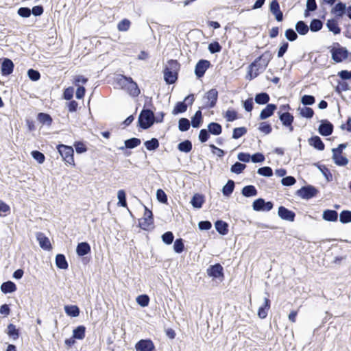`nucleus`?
<instances>
[{
    "mask_svg": "<svg viewBox=\"0 0 351 351\" xmlns=\"http://www.w3.org/2000/svg\"><path fill=\"white\" fill-rule=\"evenodd\" d=\"M273 58V55L269 50L263 52L257 57L249 66L247 72V78L252 80L259 74L264 72L269 63Z\"/></svg>",
    "mask_w": 351,
    "mask_h": 351,
    "instance_id": "f257e3e1",
    "label": "nucleus"
},
{
    "mask_svg": "<svg viewBox=\"0 0 351 351\" xmlns=\"http://www.w3.org/2000/svg\"><path fill=\"white\" fill-rule=\"evenodd\" d=\"M116 83L121 89L127 92V93L132 97H136L141 94V90L136 82L131 77L119 74L116 78Z\"/></svg>",
    "mask_w": 351,
    "mask_h": 351,
    "instance_id": "f03ea898",
    "label": "nucleus"
},
{
    "mask_svg": "<svg viewBox=\"0 0 351 351\" xmlns=\"http://www.w3.org/2000/svg\"><path fill=\"white\" fill-rule=\"evenodd\" d=\"M180 64L176 60H169L164 69V80L168 84H174L178 78Z\"/></svg>",
    "mask_w": 351,
    "mask_h": 351,
    "instance_id": "7ed1b4c3",
    "label": "nucleus"
},
{
    "mask_svg": "<svg viewBox=\"0 0 351 351\" xmlns=\"http://www.w3.org/2000/svg\"><path fill=\"white\" fill-rule=\"evenodd\" d=\"M155 121L154 114L149 109H143L138 117V125L143 129H147L151 127Z\"/></svg>",
    "mask_w": 351,
    "mask_h": 351,
    "instance_id": "20e7f679",
    "label": "nucleus"
},
{
    "mask_svg": "<svg viewBox=\"0 0 351 351\" xmlns=\"http://www.w3.org/2000/svg\"><path fill=\"white\" fill-rule=\"evenodd\" d=\"M57 149L66 164L75 165L74 150L71 146L60 144L57 146Z\"/></svg>",
    "mask_w": 351,
    "mask_h": 351,
    "instance_id": "39448f33",
    "label": "nucleus"
},
{
    "mask_svg": "<svg viewBox=\"0 0 351 351\" xmlns=\"http://www.w3.org/2000/svg\"><path fill=\"white\" fill-rule=\"evenodd\" d=\"M144 208L143 217L139 219L138 226L141 229L148 230L154 224L153 213L146 206H144Z\"/></svg>",
    "mask_w": 351,
    "mask_h": 351,
    "instance_id": "423d86ee",
    "label": "nucleus"
},
{
    "mask_svg": "<svg viewBox=\"0 0 351 351\" xmlns=\"http://www.w3.org/2000/svg\"><path fill=\"white\" fill-rule=\"evenodd\" d=\"M337 47H333L330 49L332 59L337 63L341 62L348 57V51L345 47L339 46V43H337Z\"/></svg>",
    "mask_w": 351,
    "mask_h": 351,
    "instance_id": "0eeeda50",
    "label": "nucleus"
},
{
    "mask_svg": "<svg viewBox=\"0 0 351 351\" xmlns=\"http://www.w3.org/2000/svg\"><path fill=\"white\" fill-rule=\"evenodd\" d=\"M204 99H206L204 106L201 109L212 108L215 106L218 99V92L215 88H212L206 93Z\"/></svg>",
    "mask_w": 351,
    "mask_h": 351,
    "instance_id": "6e6552de",
    "label": "nucleus"
},
{
    "mask_svg": "<svg viewBox=\"0 0 351 351\" xmlns=\"http://www.w3.org/2000/svg\"><path fill=\"white\" fill-rule=\"evenodd\" d=\"M211 63L207 60H199L195 66V74L198 79L202 78L206 71L210 67Z\"/></svg>",
    "mask_w": 351,
    "mask_h": 351,
    "instance_id": "1a4fd4ad",
    "label": "nucleus"
},
{
    "mask_svg": "<svg viewBox=\"0 0 351 351\" xmlns=\"http://www.w3.org/2000/svg\"><path fill=\"white\" fill-rule=\"evenodd\" d=\"M318 190L311 185L303 186L298 191V195L302 198L306 199L316 196Z\"/></svg>",
    "mask_w": 351,
    "mask_h": 351,
    "instance_id": "9d476101",
    "label": "nucleus"
},
{
    "mask_svg": "<svg viewBox=\"0 0 351 351\" xmlns=\"http://www.w3.org/2000/svg\"><path fill=\"white\" fill-rule=\"evenodd\" d=\"M207 274L215 278H220L221 280L224 278L223 268L219 263L210 265L207 269Z\"/></svg>",
    "mask_w": 351,
    "mask_h": 351,
    "instance_id": "9b49d317",
    "label": "nucleus"
},
{
    "mask_svg": "<svg viewBox=\"0 0 351 351\" xmlns=\"http://www.w3.org/2000/svg\"><path fill=\"white\" fill-rule=\"evenodd\" d=\"M273 206L271 202H265L263 198L256 199L252 204L253 209L256 211H269L272 209Z\"/></svg>",
    "mask_w": 351,
    "mask_h": 351,
    "instance_id": "f8f14e48",
    "label": "nucleus"
},
{
    "mask_svg": "<svg viewBox=\"0 0 351 351\" xmlns=\"http://www.w3.org/2000/svg\"><path fill=\"white\" fill-rule=\"evenodd\" d=\"M136 351H154L155 346L151 339H141L135 344Z\"/></svg>",
    "mask_w": 351,
    "mask_h": 351,
    "instance_id": "ddd939ff",
    "label": "nucleus"
},
{
    "mask_svg": "<svg viewBox=\"0 0 351 351\" xmlns=\"http://www.w3.org/2000/svg\"><path fill=\"white\" fill-rule=\"evenodd\" d=\"M279 119L282 125L287 127L290 132L293 131V123L294 121V117L291 113L289 112L282 113L279 112Z\"/></svg>",
    "mask_w": 351,
    "mask_h": 351,
    "instance_id": "4468645a",
    "label": "nucleus"
},
{
    "mask_svg": "<svg viewBox=\"0 0 351 351\" xmlns=\"http://www.w3.org/2000/svg\"><path fill=\"white\" fill-rule=\"evenodd\" d=\"M278 215L283 219L289 221H293L295 220V214L293 211L289 210L285 206H280L278 208Z\"/></svg>",
    "mask_w": 351,
    "mask_h": 351,
    "instance_id": "2eb2a0df",
    "label": "nucleus"
},
{
    "mask_svg": "<svg viewBox=\"0 0 351 351\" xmlns=\"http://www.w3.org/2000/svg\"><path fill=\"white\" fill-rule=\"evenodd\" d=\"M36 239L39 242V245L42 249L47 251L52 250V245L49 238L47 237L43 232H37Z\"/></svg>",
    "mask_w": 351,
    "mask_h": 351,
    "instance_id": "dca6fc26",
    "label": "nucleus"
},
{
    "mask_svg": "<svg viewBox=\"0 0 351 351\" xmlns=\"http://www.w3.org/2000/svg\"><path fill=\"white\" fill-rule=\"evenodd\" d=\"M319 132L322 136H329L332 133L333 125L327 120L322 121V123L319 126Z\"/></svg>",
    "mask_w": 351,
    "mask_h": 351,
    "instance_id": "f3484780",
    "label": "nucleus"
},
{
    "mask_svg": "<svg viewBox=\"0 0 351 351\" xmlns=\"http://www.w3.org/2000/svg\"><path fill=\"white\" fill-rule=\"evenodd\" d=\"M14 63L9 58H4L3 62L1 64V71L2 75H10L14 70Z\"/></svg>",
    "mask_w": 351,
    "mask_h": 351,
    "instance_id": "a211bd4d",
    "label": "nucleus"
},
{
    "mask_svg": "<svg viewBox=\"0 0 351 351\" xmlns=\"http://www.w3.org/2000/svg\"><path fill=\"white\" fill-rule=\"evenodd\" d=\"M270 12L275 15L278 21H282L283 14L280 9V5L277 0H273L269 5Z\"/></svg>",
    "mask_w": 351,
    "mask_h": 351,
    "instance_id": "6ab92c4d",
    "label": "nucleus"
},
{
    "mask_svg": "<svg viewBox=\"0 0 351 351\" xmlns=\"http://www.w3.org/2000/svg\"><path fill=\"white\" fill-rule=\"evenodd\" d=\"M277 107L275 104H269L266 106V107L262 110L260 113L259 118L261 120L266 119L271 116H272L274 113V111L276 110Z\"/></svg>",
    "mask_w": 351,
    "mask_h": 351,
    "instance_id": "aec40b11",
    "label": "nucleus"
},
{
    "mask_svg": "<svg viewBox=\"0 0 351 351\" xmlns=\"http://www.w3.org/2000/svg\"><path fill=\"white\" fill-rule=\"evenodd\" d=\"M270 300L268 298H265L264 304L258 310V315L261 319H265L267 316V311L270 308Z\"/></svg>",
    "mask_w": 351,
    "mask_h": 351,
    "instance_id": "412c9836",
    "label": "nucleus"
},
{
    "mask_svg": "<svg viewBox=\"0 0 351 351\" xmlns=\"http://www.w3.org/2000/svg\"><path fill=\"white\" fill-rule=\"evenodd\" d=\"M332 159L338 166H346L348 163V159L342 155V153L332 152Z\"/></svg>",
    "mask_w": 351,
    "mask_h": 351,
    "instance_id": "4be33fe9",
    "label": "nucleus"
},
{
    "mask_svg": "<svg viewBox=\"0 0 351 351\" xmlns=\"http://www.w3.org/2000/svg\"><path fill=\"white\" fill-rule=\"evenodd\" d=\"M77 254L80 256H84L90 252V246L86 242L80 243L76 248Z\"/></svg>",
    "mask_w": 351,
    "mask_h": 351,
    "instance_id": "5701e85b",
    "label": "nucleus"
},
{
    "mask_svg": "<svg viewBox=\"0 0 351 351\" xmlns=\"http://www.w3.org/2000/svg\"><path fill=\"white\" fill-rule=\"evenodd\" d=\"M309 144L318 150L322 151L325 148L324 143L318 136H314L309 138Z\"/></svg>",
    "mask_w": 351,
    "mask_h": 351,
    "instance_id": "b1692460",
    "label": "nucleus"
},
{
    "mask_svg": "<svg viewBox=\"0 0 351 351\" xmlns=\"http://www.w3.org/2000/svg\"><path fill=\"white\" fill-rule=\"evenodd\" d=\"M208 130L211 134L217 136L221 134L222 127L218 123L211 122L208 125Z\"/></svg>",
    "mask_w": 351,
    "mask_h": 351,
    "instance_id": "393cba45",
    "label": "nucleus"
},
{
    "mask_svg": "<svg viewBox=\"0 0 351 351\" xmlns=\"http://www.w3.org/2000/svg\"><path fill=\"white\" fill-rule=\"evenodd\" d=\"M215 228L217 231L222 235H225L228 232V223L221 220H218L215 222Z\"/></svg>",
    "mask_w": 351,
    "mask_h": 351,
    "instance_id": "a878e982",
    "label": "nucleus"
},
{
    "mask_svg": "<svg viewBox=\"0 0 351 351\" xmlns=\"http://www.w3.org/2000/svg\"><path fill=\"white\" fill-rule=\"evenodd\" d=\"M338 218V213L334 210H326L323 213V219L328 221H336Z\"/></svg>",
    "mask_w": 351,
    "mask_h": 351,
    "instance_id": "bb28decb",
    "label": "nucleus"
},
{
    "mask_svg": "<svg viewBox=\"0 0 351 351\" xmlns=\"http://www.w3.org/2000/svg\"><path fill=\"white\" fill-rule=\"evenodd\" d=\"M204 202V198L202 195L195 194L191 201L192 206L196 208H200Z\"/></svg>",
    "mask_w": 351,
    "mask_h": 351,
    "instance_id": "cd10ccee",
    "label": "nucleus"
},
{
    "mask_svg": "<svg viewBox=\"0 0 351 351\" xmlns=\"http://www.w3.org/2000/svg\"><path fill=\"white\" fill-rule=\"evenodd\" d=\"M1 290L4 293H12L16 290V286L12 281H7L1 285Z\"/></svg>",
    "mask_w": 351,
    "mask_h": 351,
    "instance_id": "c85d7f7f",
    "label": "nucleus"
},
{
    "mask_svg": "<svg viewBox=\"0 0 351 351\" xmlns=\"http://www.w3.org/2000/svg\"><path fill=\"white\" fill-rule=\"evenodd\" d=\"M56 264L58 268L62 269H66L69 267L68 263L66 260L64 255H63L62 254H58L56 255Z\"/></svg>",
    "mask_w": 351,
    "mask_h": 351,
    "instance_id": "c756f323",
    "label": "nucleus"
},
{
    "mask_svg": "<svg viewBox=\"0 0 351 351\" xmlns=\"http://www.w3.org/2000/svg\"><path fill=\"white\" fill-rule=\"evenodd\" d=\"M37 119L40 123L42 124H46L47 125H51L53 122L51 117L49 114L44 112L38 113Z\"/></svg>",
    "mask_w": 351,
    "mask_h": 351,
    "instance_id": "7c9ffc66",
    "label": "nucleus"
},
{
    "mask_svg": "<svg viewBox=\"0 0 351 351\" xmlns=\"http://www.w3.org/2000/svg\"><path fill=\"white\" fill-rule=\"evenodd\" d=\"M254 99L256 104L263 105L269 102L270 97L267 93H261L256 94Z\"/></svg>",
    "mask_w": 351,
    "mask_h": 351,
    "instance_id": "2f4dec72",
    "label": "nucleus"
},
{
    "mask_svg": "<svg viewBox=\"0 0 351 351\" xmlns=\"http://www.w3.org/2000/svg\"><path fill=\"white\" fill-rule=\"evenodd\" d=\"M326 25L330 32L335 34H339L341 32V28L339 27L338 23L335 19L328 20Z\"/></svg>",
    "mask_w": 351,
    "mask_h": 351,
    "instance_id": "473e14b6",
    "label": "nucleus"
},
{
    "mask_svg": "<svg viewBox=\"0 0 351 351\" xmlns=\"http://www.w3.org/2000/svg\"><path fill=\"white\" fill-rule=\"evenodd\" d=\"M257 190L253 185L245 186L242 189V194L245 197H253L257 195Z\"/></svg>",
    "mask_w": 351,
    "mask_h": 351,
    "instance_id": "72a5a7b5",
    "label": "nucleus"
},
{
    "mask_svg": "<svg viewBox=\"0 0 351 351\" xmlns=\"http://www.w3.org/2000/svg\"><path fill=\"white\" fill-rule=\"evenodd\" d=\"M86 328L84 326H79L73 331V338L83 339L85 337Z\"/></svg>",
    "mask_w": 351,
    "mask_h": 351,
    "instance_id": "f704fd0d",
    "label": "nucleus"
},
{
    "mask_svg": "<svg viewBox=\"0 0 351 351\" xmlns=\"http://www.w3.org/2000/svg\"><path fill=\"white\" fill-rule=\"evenodd\" d=\"M295 29L300 35H305L308 32L309 27L304 21H300L295 25Z\"/></svg>",
    "mask_w": 351,
    "mask_h": 351,
    "instance_id": "c9c22d12",
    "label": "nucleus"
},
{
    "mask_svg": "<svg viewBox=\"0 0 351 351\" xmlns=\"http://www.w3.org/2000/svg\"><path fill=\"white\" fill-rule=\"evenodd\" d=\"M234 189V182L232 180H229L226 184L223 187L222 192L225 196H230Z\"/></svg>",
    "mask_w": 351,
    "mask_h": 351,
    "instance_id": "e433bc0d",
    "label": "nucleus"
},
{
    "mask_svg": "<svg viewBox=\"0 0 351 351\" xmlns=\"http://www.w3.org/2000/svg\"><path fill=\"white\" fill-rule=\"evenodd\" d=\"M202 122V114L200 110H197L192 117L191 125L193 128H198Z\"/></svg>",
    "mask_w": 351,
    "mask_h": 351,
    "instance_id": "4c0bfd02",
    "label": "nucleus"
},
{
    "mask_svg": "<svg viewBox=\"0 0 351 351\" xmlns=\"http://www.w3.org/2000/svg\"><path fill=\"white\" fill-rule=\"evenodd\" d=\"M64 310L66 313L71 317H77L80 314V309L76 305L66 306Z\"/></svg>",
    "mask_w": 351,
    "mask_h": 351,
    "instance_id": "58836bf2",
    "label": "nucleus"
},
{
    "mask_svg": "<svg viewBox=\"0 0 351 351\" xmlns=\"http://www.w3.org/2000/svg\"><path fill=\"white\" fill-rule=\"evenodd\" d=\"M145 146L149 151L155 150L159 147L158 140L156 138H152L151 140L145 142Z\"/></svg>",
    "mask_w": 351,
    "mask_h": 351,
    "instance_id": "ea45409f",
    "label": "nucleus"
},
{
    "mask_svg": "<svg viewBox=\"0 0 351 351\" xmlns=\"http://www.w3.org/2000/svg\"><path fill=\"white\" fill-rule=\"evenodd\" d=\"M178 148L181 152L189 153L192 149V143L190 141L186 140L179 143Z\"/></svg>",
    "mask_w": 351,
    "mask_h": 351,
    "instance_id": "a19ab883",
    "label": "nucleus"
},
{
    "mask_svg": "<svg viewBox=\"0 0 351 351\" xmlns=\"http://www.w3.org/2000/svg\"><path fill=\"white\" fill-rule=\"evenodd\" d=\"M7 334L13 339H17L19 337V331L13 324H10L8 326Z\"/></svg>",
    "mask_w": 351,
    "mask_h": 351,
    "instance_id": "79ce46f5",
    "label": "nucleus"
},
{
    "mask_svg": "<svg viewBox=\"0 0 351 351\" xmlns=\"http://www.w3.org/2000/svg\"><path fill=\"white\" fill-rule=\"evenodd\" d=\"M186 110H187V104H186L184 102L180 101L176 104V106L172 111V113L173 114L183 113V112H186Z\"/></svg>",
    "mask_w": 351,
    "mask_h": 351,
    "instance_id": "37998d69",
    "label": "nucleus"
},
{
    "mask_svg": "<svg viewBox=\"0 0 351 351\" xmlns=\"http://www.w3.org/2000/svg\"><path fill=\"white\" fill-rule=\"evenodd\" d=\"M141 140L138 138H132L125 141V146L128 149H133L141 145Z\"/></svg>",
    "mask_w": 351,
    "mask_h": 351,
    "instance_id": "c03bdc74",
    "label": "nucleus"
},
{
    "mask_svg": "<svg viewBox=\"0 0 351 351\" xmlns=\"http://www.w3.org/2000/svg\"><path fill=\"white\" fill-rule=\"evenodd\" d=\"M130 21L127 19H124L119 22L117 24V29L119 32H126L130 29Z\"/></svg>",
    "mask_w": 351,
    "mask_h": 351,
    "instance_id": "a18cd8bd",
    "label": "nucleus"
},
{
    "mask_svg": "<svg viewBox=\"0 0 351 351\" xmlns=\"http://www.w3.org/2000/svg\"><path fill=\"white\" fill-rule=\"evenodd\" d=\"M247 130L245 127H239L236 128L233 130L232 132V138L234 139H238L245 135L247 133Z\"/></svg>",
    "mask_w": 351,
    "mask_h": 351,
    "instance_id": "49530a36",
    "label": "nucleus"
},
{
    "mask_svg": "<svg viewBox=\"0 0 351 351\" xmlns=\"http://www.w3.org/2000/svg\"><path fill=\"white\" fill-rule=\"evenodd\" d=\"M178 128L182 132L187 131L190 128V121L186 118H181L178 122Z\"/></svg>",
    "mask_w": 351,
    "mask_h": 351,
    "instance_id": "de8ad7c7",
    "label": "nucleus"
},
{
    "mask_svg": "<svg viewBox=\"0 0 351 351\" xmlns=\"http://www.w3.org/2000/svg\"><path fill=\"white\" fill-rule=\"evenodd\" d=\"M117 197L119 199L118 205L126 208L128 206L126 197H125V192L124 190L121 189L118 191Z\"/></svg>",
    "mask_w": 351,
    "mask_h": 351,
    "instance_id": "09e8293b",
    "label": "nucleus"
},
{
    "mask_svg": "<svg viewBox=\"0 0 351 351\" xmlns=\"http://www.w3.org/2000/svg\"><path fill=\"white\" fill-rule=\"evenodd\" d=\"M323 26L322 22L319 19H313L310 23L309 29L312 32L319 31Z\"/></svg>",
    "mask_w": 351,
    "mask_h": 351,
    "instance_id": "8fccbe9b",
    "label": "nucleus"
},
{
    "mask_svg": "<svg viewBox=\"0 0 351 351\" xmlns=\"http://www.w3.org/2000/svg\"><path fill=\"white\" fill-rule=\"evenodd\" d=\"M136 302L142 307L147 306L149 303V298L147 295H140L136 298Z\"/></svg>",
    "mask_w": 351,
    "mask_h": 351,
    "instance_id": "3c124183",
    "label": "nucleus"
},
{
    "mask_svg": "<svg viewBox=\"0 0 351 351\" xmlns=\"http://www.w3.org/2000/svg\"><path fill=\"white\" fill-rule=\"evenodd\" d=\"M224 117L229 122H232L239 118L238 114L234 110H228L224 114Z\"/></svg>",
    "mask_w": 351,
    "mask_h": 351,
    "instance_id": "603ef678",
    "label": "nucleus"
},
{
    "mask_svg": "<svg viewBox=\"0 0 351 351\" xmlns=\"http://www.w3.org/2000/svg\"><path fill=\"white\" fill-rule=\"evenodd\" d=\"M173 249L176 253H182L184 250V245L182 239H177L173 244Z\"/></svg>",
    "mask_w": 351,
    "mask_h": 351,
    "instance_id": "864d4df0",
    "label": "nucleus"
},
{
    "mask_svg": "<svg viewBox=\"0 0 351 351\" xmlns=\"http://www.w3.org/2000/svg\"><path fill=\"white\" fill-rule=\"evenodd\" d=\"M246 165L237 162L231 167V171L237 174H239L242 173V171L245 169Z\"/></svg>",
    "mask_w": 351,
    "mask_h": 351,
    "instance_id": "5fc2aeb1",
    "label": "nucleus"
},
{
    "mask_svg": "<svg viewBox=\"0 0 351 351\" xmlns=\"http://www.w3.org/2000/svg\"><path fill=\"white\" fill-rule=\"evenodd\" d=\"M340 221L343 223L351 222V211L343 210L340 213Z\"/></svg>",
    "mask_w": 351,
    "mask_h": 351,
    "instance_id": "6e6d98bb",
    "label": "nucleus"
},
{
    "mask_svg": "<svg viewBox=\"0 0 351 351\" xmlns=\"http://www.w3.org/2000/svg\"><path fill=\"white\" fill-rule=\"evenodd\" d=\"M32 157L39 163L43 164L45 162V155L39 151H32L31 153Z\"/></svg>",
    "mask_w": 351,
    "mask_h": 351,
    "instance_id": "4d7b16f0",
    "label": "nucleus"
},
{
    "mask_svg": "<svg viewBox=\"0 0 351 351\" xmlns=\"http://www.w3.org/2000/svg\"><path fill=\"white\" fill-rule=\"evenodd\" d=\"M221 49H222V47L217 41H214V42L210 43L208 45V50L211 53H215L220 52L221 51Z\"/></svg>",
    "mask_w": 351,
    "mask_h": 351,
    "instance_id": "13d9d810",
    "label": "nucleus"
},
{
    "mask_svg": "<svg viewBox=\"0 0 351 351\" xmlns=\"http://www.w3.org/2000/svg\"><path fill=\"white\" fill-rule=\"evenodd\" d=\"M317 3L315 0H307L306 10H305V16H308V12L315 11L317 9Z\"/></svg>",
    "mask_w": 351,
    "mask_h": 351,
    "instance_id": "bf43d9fd",
    "label": "nucleus"
},
{
    "mask_svg": "<svg viewBox=\"0 0 351 351\" xmlns=\"http://www.w3.org/2000/svg\"><path fill=\"white\" fill-rule=\"evenodd\" d=\"M258 129L261 132L265 134H269L272 131L271 125L267 122H261Z\"/></svg>",
    "mask_w": 351,
    "mask_h": 351,
    "instance_id": "052dcab7",
    "label": "nucleus"
},
{
    "mask_svg": "<svg viewBox=\"0 0 351 351\" xmlns=\"http://www.w3.org/2000/svg\"><path fill=\"white\" fill-rule=\"evenodd\" d=\"M257 172L259 175L266 177H270L273 175V171L269 167H261L258 169Z\"/></svg>",
    "mask_w": 351,
    "mask_h": 351,
    "instance_id": "680f3d73",
    "label": "nucleus"
},
{
    "mask_svg": "<svg viewBox=\"0 0 351 351\" xmlns=\"http://www.w3.org/2000/svg\"><path fill=\"white\" fill-rule=\"evenodd\" d=\"M300 114L305 118L311 119L314 115L313 110L310 107H304L300 111Z\"/></svg>",
    "mask_w": 351,
    "mask_h": 351,
    "instance_id": "e2e57ef3",
    "label": "nucleus"
},
{
    "mask_svg": "<svg viewBox=\"0 0 351 351\" xmlns=\"http://www.w3.org/2000/svg\"><path fill=\"white\" fill-rule=\"evenodd\" d=\"M173 239L174 236L173 233L170 231L166 232L162 235V241L167 245L171 244L172 242L173 241Z\"/></svg>",
    "mask_w": 351,
    "mask_h": 351,
    "instance_id": "0e129e2a",
    "label": "nucleus"
},
{
    "mask_svg": "<svg viewBox=\"0 0 351 351\" xmlns=\"http://www.w3.org/2000/svg\"><path fill=\"white\" fill-rule=\"evenodd\" d=\"M319 169L328 181H331L332 180V175L330 169L326 166L321 165L319 167Z\"/></svg>",
    "mask_w": 351,
    "mask_h": 351,
    "instance_id": "69168bd1",
    "label": "nucleus"
},
{
    "mask_svg": "<svg viewBox=\"0 0 351 351\" xmlns=\"http://www.w3.org/2000/svg\"><path fill=\"white\" fill-rule=\"evenodd\" d=\"M73 145L77 154H82L87 151V147L83 142L76 141L74 143Z\"/></svg>",
    "mask_w": 351,
    "mask_h": 351,
    "instance_id": "338daca9",
    "label": "nucleus"
},
{
    "mask_svg": "<svg viewBox=\"0 0 351 351\" xmlns=\"http://www.w3.org/2000/svg\"><path fill=\"white\" fill-rule=\"evenodd\" d=\"M29 78L32 81H38L40 78V73L33 69H30L27 71Z\"/></svg>",
    "mask_w": 351,
    "mask_h": 351,
    "instance_id": "774afa93",
    "label": "nucleus"
}]
</instances>
